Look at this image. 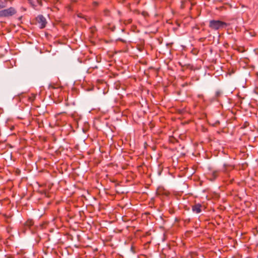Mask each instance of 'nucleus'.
<instances>
[{
  "label": "nucleus",
  "mask_w": 258,
  "mask_h": 258,
  "mask_svg": "<svg viewBox=\"0 0 258 258\" xmlns=\"http://www.w3.org/2000/svg\"><path fill=\"white\" fill-rule=\"evenodd\" d=\"M38 3H40V0H37Z\"/></svg>",
  "instance_id": "obj_14"
},
{
  "label": "nucleus",
  "mask_w": 258,
  "mask_h": 258,
  "mask_svg": "<svg viewBox=\"0 0 258 258\" xmlns=\"http://www.w3.org/2000/svg\"><path fill=\"white\" fill-rule=\"evenodd\" d=\"M222 92L221 90H217L215 94V96L211 99V101H219V98L221 96Z\"/></svg>",
  "instance_id": "obj_4"
},
{
  "label": "nucleus",
  "mask_w": 258,
  "mask_h": 258,
  "mask_svg": "<svg viewBox=\"0 0 258 258\" xmlns=\"http://www.w3.org/2000/svg\"><path fill=\"white\" fill-rule=\"evenodd\" d=\"M104 13L105 16H107L109 14V11L108 10H105L104 11Z\"/></svg>",
  "instance_id": "obj_8"
},
{
  "label": "nucleus",
  "mask_w": 258,
  "mask_h": 258,
  "mask_svg": "<svg viewBox=\"0 0 258 258\" xmlns=\"http://www.w3.org/2000/svg\"><path fill=\"white\" fill-rule=\"evenodd\" d=\"M201 205L199 204H196L192 207V210L194 212L200 213L201 212Z\"/></svg>",
  "instance_id": "obj_5"
},
{
  "label": "nucleus",
  "mask_w": 258,
  "mask_h": 258,
  "mask_svg": "<svg viewBox=\"0 0 258 258\" xmlns=\"http://www.w3.org/2000/svg\"><path fill=\"white\" fill-rule=\"evenodd\" d=\"M213 179H211V180H213L214 179H215L217 177V172H214L213 173Z\"/></svg>",
  "instance_id": "obj_7"
},
{
  "label": "nucleus",
  "mask_w": 258,
  "mask_h": 258,
  "mask_svg": "<svg viewBox=\"0 0 258 258\" xmlns=\"http://www.w3.org/2000/svg\"><path fill=\"white\" fill-rule=\"evenodd\" d=\"M224 169H223V171L225 172H227L229 171L230 170L232 169V167L231 166L227 165V164H224L223 165Z\"/></svg>",
  "instance_id": "obj_6"
},
{
  "label": "nucleus",
  "mask_w": 258,
  "mask_h": 258,
  "mask_svg": "<svg viewBox=\"0 0 258 258\" xmlns=\"http://www.w3.org/2000/svg\"><path fill=\"white\" fill-rule=\"evenodd\" d=\"M219 123H220L219 121H217L215 122V124H219Z\"/></svg>",
  "instance_id": "obj_13"
},
{
  "label": "nucleus",
  "mask_w": 258,
  "mask_h": 258,
  "mask_svg": "<svg viewBox=\"0 0 258 258\" xmlns=\"http://www.w3.org/2000/svg\"><path fill=\"white\" fill-rule=\"evenodd\" d=\"M124 2V0H122V3H123Z\"/></svg>",
  "instance_id": "obj_15"
},
{
  "label": "nucleus",
  "mask_w": 258,
  "mask_h": 258,
  "mask_svg": "<svg viewBox=\"0 0 258 258\" xmlns=\"http://www.w3.org/2000/svg\"><path fill=\"white\" fill-rule=\"evenodd\" d=\"M32 225V222L31 221L29 222H27L26 224V226L28 227H30Z\"/></svg>",
  "instance_id": "obj_9"
},
{
  "label": "nucleus",
  "mask_w": 258,
  "mask_h": 258,
  "mask_svg": "<svg viewBox=\"0 0 258 258\" xmlns=\"http://www.w3.org/2000/svg\"><path fill=\"white\" fill-rule=\"evenodd\" d=\"M93 5H94L95 6H98V3L97 2H93Z\"/></svg>",
  "instance_id": "obj_11"
},
{
  "label": "nucleus",
  "mask_w": 258,
  "mask_h": 258,
  "mask_svg": "<svg viewBox=\"0 0 258 258\" xmlns=\"http://www.w3.org/2000/svg\"><path fill=\"white\" fill-rule=\"evenodd\" d=\"M16 13L15 9L13 7L0 11V17H9L13 16Z\"/></svg>",
  "instance_id": "obj_2"
},
{
  "label": "nucleus",
  "mask_w": 258,
  "mask_h": 258,
  "mask_svg": "<svg viewBox=\"0 0 258 258\" xmlns=\"http://www.w3.org/2000/svg\"><path fill=\"white\" fill-rule=\"evenodd\" d=\"M36 22L39 24L41 29L44 28L46 24V20L42 15H39L36 18Z\"/></svg>",
  "instance_id": "obj_3"
},
{
  "label": "nucleus",
  "mask_w": 258,
  "mask_h": 258,
  "mask_svg": "<svg viewBox=\"0 0 258 258\" xmlns=\"http://www.w3.org/2000/svg\"><path fill=\"white\" fill-rule=\"evenodd\" d=\"M227 24L219 20H211L209 22V27L214 30L226 27Z\"/></svg>",
  "instance_id": "obj_1"
},
{
  "label": "nucleus",
  "mask_w": 258,
  "mask_h": 258,
  "mask_svg": "<svg viewBox=\"0 0 258 258\" xmlns=\"http://www.w3.org/2000/svg\"><path fill=\"white\" fill-rule=\"evenodd\" d=\"M5 7V6L0 4V9Z\"/></svg>",
  "instance_id": "obj_12"
},
{
  "label": "nucleus",
  "mask_w": 258,
  "mask_h": 258,
  "mask_svg": "<svg viewBox=\"0 0 258 258\" xmlns=\"http://www.w3.org/2000/svg\"><path fill=\"white\" fill-rule=\"evenodd\" d=\"M29 3L33 7H34L35 5L33 4V0H28Z\"/></svg>",
  "instance_id": "obj_10"
}]
</instances>
